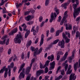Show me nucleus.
<instances>
[{"label":"nucleus","instance_id":"cd10ccee","mask_svg":"<svg viewBox=\"0 0 80 80\" xmlns=\"http://www.w3.org/2000/svg\"><path fill=\"white\" fill-rule=\"evenodd\" d=\"M35 62V58H34L32 59L31 60V63H30L31 66V65H33V63H34Z\"/></svg>","mask_w":80,"mask_h":80},{"label":"nucleus","instance_id":"58836bf2","mask_svg":"<svg viewBox=\"0 0 80 80\" xmlns=\"http://www.w3.org/2000/svg\"><path fill=\"white\" fill-rule=\"evenodd\" d=\"M50 62V61L48 60L46 61V63L45 64V65L46 66H48V65L49 64V63Z\"/></svg>","mask_w":80,"mask_h":80},{"label":"nucleus","instance_id":"2f4dec72","mask_svg":"<svg viewBox=\"0 0 80 80\" xmlns=\"http://www.w3.org/2000/svg\"><path fill=\"white\" fill-rule=\"evenodd\" d=\"M49 0H46L45 3V6H47L48 5V3H49Z\"/></svg>","mask_w":80,"mask_h":80},{"label":"nucleus","instance_id":"2eb2a0df","mask_svg":"<svg viewBox=\"0 0 80 80\" xmlns=\"http://www.w3.org/2000/svg\"><path fill=\"white\" fill-rule=\"evenodd\" d=\"M73 31H72V34L73 35H74L75 34V32H76L75 31L77 30L78 29V28L77 27L76 28H75V26H73Z\"/></svg>","mask_w":80,"mask_h":80},{"label":"nucleus","instance_id":"7ed1b4c3","mask_svg":"<svg viewBox=\"0 0 80 80\" xmlns=\"http://www.w3.org/2000/svg\"><path fill=\"white\" fill-rule=\"evenodd\" d=\"M36 52L35 51L34 53V56L35 57L36 56V53H37V55H39L42 52L43 48H40L38 50V48H36Z\"/></svg>","mask_w":80,"mask_h":80},{"label":"nucleus","instance_id":"8fccbe9b","mask_svg":"<svg viewBox=\"0 0 80 80\" xmlns=\"http://www.w3.org/2000/svg\"><path fill=\"white\" fill-rule=\"evenodd\" d=\"M5 1H3L2 0L1 2L0 3V6H2V5H3Z\"/></svg>","mask_w":80,"mask_h":80},{"label":"nucleus","instance_id":"aec40b11","mask_svg":"<svg viewBox=\"0 0 80 80\" xmlns=\"http://www.w3.org/2000/svg\"><path fill=\"white\" fill-rule=\"evenodd\" d=\"M25 73V71H22L20 74V76H19V78H21V77H22V78H23L25 77V75H24V73Z\"/></svg>","mask_w":80,"mask_h":80},{"label":"nucleus","instance_id":"69168bd1","mask_svg":"<svg viewBox=\"0 0 80 80\" xmlns=\"http://www.w3.org/2000/svg\"><path fill=\"white\" fill-rule=\"evenodd\" d=\"M71 68H72V66L70 65L68 67V70H70Z\"/></svg>","mask_w":80,"mask_h":80},{"label":"nucleus","instance_id":"a211bd4d","mask_svg":"<svg viewBox=\"0 0 80 80\" xmlns=\"http://www.w3.org/2000/svg\"><path fill=\"white\" fill-rule=\"evenodd\" d=\"M78 62H76L74 65V70H77L78 68Z\"/></svg>","mask_w":80,"mask_h":80},{"label":"nucleus","instance_id":"423d86ee","mask_svg":"<svg viewBox=\"0 0 80 80\" xmlns=\"http://www.w3.org/2000/svg\"><path fill=\"white\" fill-rule=\"evenodd\" d=\"M75 74H71L69 77V80H75L77 78V76H75Z\"/></svg>","mask_w":80,"mask_h":80},{"label":"nucleus","instance_id":"f3484780","mask_svg":"<svg viewBox=\"0 0 80 80\" xmlns=\"http://www.w3.org/2000/svg\"><path fill=\"white\" fill-rule=\"evenodd\" d=\"M44 72V71H43L42 70L38 71L37 72V77H38L39 75H40L41 73H43Z\"/></svg>","mask_w":80,"mask_h":80},{"label":"nucleus","instance_id":"5fc2aeb1","mask_svg":"<svg viewBox=\"0 0 80 80\" xmlns=\"http://www.w3.org/2000/svg\"><path fill=\"white\" fill-rule=\"evenodd\" d=\"M21 57L22 59H23L24 58V57H25V55H24V53L23 52L22 53V55H21Z\"/></svg>","mask_w":80,"mask_h":80},{"label":"nucleus","instance_id":"4be33fe9","mask_svg":"<svg viewBox=\"0 0 80 80\" xmlns=\"http://www.w3.org/2000/svg\"><path fill=\"white\" fill-rule=\"evenodd\" d=\"M66 30H71L72 29V26L70 25L68 26V24H67L66 25Z\"/></svg>","mask_w":80,"mask_h":80},{"label":"nucleus","instance_id":"864d4df0","mask_svg":"<svg viewBox=\"0 0 80 80\" xmlns=\"http://www.w3.org/2000/svg\"><path fill=\"white\" fill-rule=\"evenodd\" d=\"M39 65H40V68L41 69H42V68H43V65H42V63L40 62Z\"/></svg>","mask_w":80,"mask_h":80},{"label":"nucleus","instance_id":"13d9d810","mask_svg":"<svg viewBox=\"0 0 80 80\" xmlns=\"http://www.w3.org/2000/svg\"><path fill=\"white\" fill-rule=\"evenodd\" d=\"M54 31V28H51V30H50V32H52V33Z\"/></svg>","mask_w":80,"mask_h":80},{"label":"nucleus","instance_id":"f257e3e1","mask_svg":"<svg viewBox=\"0 0 80 80\" xmlns=\"http://www.w3.org/2000/svg\"><path fill=\"white\" fill-rule=\"evenodd\" d=\"M77 7V5L76 4L74 3L73 4V8L74 9V12L73 13V17L74 18H75L76 17V16H77L79 15L80 12V8L76 9V8Z\"/></svg>","mask_w":80,"mask_h":80},{"label":"nucleus","instance_id":"e2e57ef3","mask_svg":"<svg viewBox=\"0 0 80 80\" xmlns=\"http://www.w3.org/2000/svg\"><path fill=\"white\" fill-rule=\"evenodd\" d=\"M11 68H12L13 67H14V64H13V63L12 62L11 64Z\"/></svg>","mask_w":80,"mask_h":80},{"label":"nucleus","instance_id":"a878e982","mask_svg":"<svg viewBox=\"0 0 80 80\" xmlns=\"http://www.w3.org/2000/svg\"><path fill=\"white\" fill-rule=\"evenodd\" d=\"M68 52H66L64 54V57H63L62 58L63 60H65L67 58V55H68Z\"/></svg>","mask_w":80,"mask_h":80},{"label":"nucleus","instance_id":"bb28decb","mask_svg":"<svg viewBox=\"0 0 80 80\" xmlns=\"http://www.w3.org/2000/svg\"><path fill=\"white\" fill-rule=\"evenodd\" d=\"M54 11L55 12H56L57 15H58L59 14V9H57V8H54Z\"/></svg>","mask_w":80,"mask_h":80},{"label":"nucleus","instance_id":"f03ea898","mask_svg":"<svg viewBox=\"0 0 80 80\" xmlns=\"http://www.w3.org/2000/svg\"><path fill=\"white\" fill-rule=\"evenodd\" d=\"M20 38H22V35H19V34H18L17 35L16 38L14 39V41L15 43H21V40Z\"/></svg>","mask_w":80,"mask_h":80},{"label":"nucleus","instance_id":"7c9ffc66","mask_svg":"<svg viewBox=\"0 0 80 80\" xmlns=\"http://www.w3.org/2000/svg\"><path fill=\"white\" fill-rule=\"evenodd\" d=\"M8 75V70H6L4 73V78H7V75Z\"/></svg>","mask_w":80,"mask_h":80},{"label":"nucleus","instance_id":"412c9836","mask_svg":"<svg viewBox=\"0 0 80 80\" xmlns=\"http://www.w3.org/2000/svg\"><path fill=\"white\" fill-rule=\"evenodd\" d=\"M25 64L24 63L22 64L20 67L19 70H25V68H23L25 67Z\"/></svg>","mask_w":80,"mask_h":80},{"label":"nucleus","instance_id":"0eeeda50","mask_svg":"<svg viewBox=\"0 0 80 80\" xmlns=\"http://www.w3.org/2000/svg\"><path fill=\"white\" fill-rule=\"evenodd\" d=\"M72 0H68V2L67 3H66L64 4H62L61 5V7H63L64 8H66V6L68 5L71 2Z\"/></svg>","mask_w":80,"mask_h":80},{"label":"nucleus","instance_id":"c9c22d12","mask_svg":"<svg viewBox=\"0 0 80 80\" xmlns=\"http://www.w3.org/2000/svg\"><path fill=\"white\" fill-rule=\"evenodd\" d=\"M42 20H43V17L41 16L39 17V21L40 22H42Z\"/></svg>","mask_w":80,"mask_h":80},{"label":"nucleus","instance_id":"9d476101","mask_svg":"<svg viewBox=\"0 0 80 80\" xmlns=\"http://www.w3.org/2000/svg\"><path fill=\"white\" fill-rule=\"evenodd\" d=\"M17 28H15L13 30H12L11 32L9 33V35H12L13 34V33H17Z\"/></svg>","mask_w":80,"mask_h":80},{"label":"nucleus","instance_id":"5701e85b","mask_svg":"<svg viewBox=\"0 0 80 80\" xmlns=\"http://www.w3.org/2000/svg\"><path fill=\"white\" fill-rule=\"evenodd\" d=\"M52 57L50 56H49L48 57V60H50V59H51V61H52V60H54V55L53 54H52L51 56Z\"/></svg>","mask_w":80,"mask_h":80},{"label":"nucleus","instance_id":"603ef678","mask_svg":"<svg viewBox=\"0 0 80 80\" xmlns=\"http://www.w3.org/2000/svg\"><path fill=\"white\" fill-rule=\"evenodd\" d=\"M33 22L32 21H31L28 22V25H32V24H33Z\"/></svg>","mask_w":80,"mask_h":80},{"label":"nucleus","instance_id":"20e7f679","mask_svg":"<svg viewBox=\"0 0 80 80\" xmlns=\"http://www.w3.org/2000/svg\"><path fill=\"white\" fill-rule=\"evenodd\" d=\"M57 16V15L56 12H52L51 15V19L49 20V22L50 23H52L53 22V20H54V17L55 18H56Z\"/></svg>","mask_w":80,"mask_h":80},{"label":"nucleus","instance_id":"b1692460","mask_svg":"<svg viewBox=\"0 0 80 80\" xmlns=\"http://www.w3.org/2000/svg\"><path fill=\"white\" fill-rule=\"evenodd\" d=\"M30 15H28L27 17H25V19L26 21H28L30 20H31Z\"/></svg>","mask_w":80,"mask_h":80},{"label":"nucleus","instance_id":"680f3d73","mask_svg":"<svg viewBox=\"0 0 80 80\" xmlns=\"http://www.w3.org/2000/svg\"><path fill=\"white\" fill-rule=\"evenodd\" d=\"M61 74L62 75H63L64 74H65V72H64V71L63 70L61 71Z\"/></svg>","mask_w":80,"mask_h":80},{"label":"nucleus","instance_id":"3c124183","mask_svg":"<svg viewBox=\"0 0 80 80\" xmlns=\"http://www.w3.org/2000/svg\"><path fill=\"white\" fill-rule=\"evenodd\" d=\"M72 70H68L67 72V74H71V73H72Z\"/></svg>","mask_w":80,"mask_h":80},{"label":"nucleus","instance_id":"338daca9","mask_svg":"<svg viewBox=\"0 0 80 80\" xmlns=\"http://www.w3.org/2000/svg\"><path fill=\"white\" fill-rule=\"evenodd\" d=\"M30 17L31 20V19H33V18H34V17H35V16H34V15H30Z\"/></svg>","mask_w":80,"mask_h":80},{"label":"nucleus","instance_id":"4c0bfd02","mask_svg":"<svg viewBox=\"0 0 80 80\" xmlns=\"http://www.w3.org/2000/svg\"><path fill=\"white\" fill-rule=\"evenodd\" d=\"M65 33L66 35H68V38H70V33L67 32H65Z\"/></svg>","mask_w":80,"mask_h":80},{"label":"nucleus","instance_id":"ea45409f","mask_svg":"<svg viewBox=\"0 0 80 80\" xmlns=\"http://www.w3.org/2000/svg\"><path fill=\"white\" fill-rule=\"evenodd\" d=\"M30 77H31V75H29L27 77L26 80H30Z\"/></svg>","mask_w":80,"mask_h":80},{"label":"nucleus","instance_id":"6ab92c4d","mask_svg":"<svg viewBox=\"0 0 80 80\" xmlns=\"http://www.w3.org/2000/svg\"><path fill=\"white\" fill-rule=\"evenodd\" d=\"M61 48H63L65 47V44L64 43V40L63 39L62 40L61 42Z\"/></svg>","mask_w":80,"mask_h":80},{"label":"nucleus","instance_id":"f704fd0d","mask_svg":"<svg viewBox=\"0 0 80 80\" xmlns=\"http://www.w3.org/2000/svg\"><path fill=\"white\" fill-rule=\"evenodd\" d=\"M65 39L66 42V43H68V42H69V41H70V39H68V37L66 38Z\"/></svg>","mask_w":80,"mask_h":80},{"label":"nucleus","instance_id":"c85d7f7f","mask_svg":"<svg viewBox=\"0 0 80 80\" xmlns=\"http://www.w3.org/2000/svg\"><path fill=\"white\" fill-rule=\"evenodd\" d=\"M59 41V39H57L54 41L53 43H52L53 45H55L57 44L58 43V42Z\"/></svg>","mask_w":80,"mask_h":80},{"label":"nucleus","instance_id":"e433bc0d","mask_svg":"<svg viewBox=\"0 0 80 80\" xmlns=\"http://www.w3.org/2000/svg\"><path fill=\"white\" fill-rule=\"evenodd\" d=\"M79 35H80V33H79V32L77 31L76 32V37H77V38L78 37V36L79 37Z\"/></svg>","mask_w":80,"mask_h":80},{"label":"nucleus","instance_id":"c756f323","mask_svg":"<svg viewBox=\"0 0 80 80\" xmlns=\"http://www.w3.org/2000/svg\"><path fill=\"white\" fill-rule=\"evenodd\" d=\"M66 18L65 16H64L63 19H62L63 22H64V23H67V21L66 19Z\"/></svg>","mask_w":80,"mask_h":80},{"label":"nucleus","instance_id":"1a4fd4ad","mask_svg":"<svg viewBox=\"0 0 80 80\" xmlns=\"http://www.w3.org/2000/svg\"><path fill=\"white\" fill-rule=\"evenodd\" d=\"M8 68H6V66L2 68L1 70H12V68L10 66H8Z\"/></svg>","mask_w":80,"mask_h":80},{"label":"nucleus","instance_id":"bf43d9fd","mask_svg":"<svg viewBox=\"0 0 80 80\" xmlns=\"http://www.w3.org/2000/svg\"><path fill=\"white\" fill-rule=\"evenodd\" d=\"M80 17L76 19V22H80Z\"/></svg>","mask_w":80,"mask_h":80},{"label":"nucleus","instance_id":"39448f33","mask_svg":"<svg viewBox=\"0 0 80 80\" xmlns=\"http://www.w3.org/2000/svg\"><path fill=\"white\" fill-rule=\"evenodd\" d=\"M50 66L49 67V70H52L55 68V62L53 61L52 62H51L49 64Z\"/></svg>","mask_w":80,"mask_h":80},{"label":"nucleus","instance_id":"ddd939ff","mask_svg":"<svg viewBox=\"0 0 80 80\" xmlns=\"http://www.w3.org/2000/svg\"><path fill=\"white\" fill-rule=\"evenodd\" d=\"M43 38H44V35L43 34H42L40 45V47H41V46H42V45L43 43Z\"/></svg>","mask_w":80,"mask_h":80},{"label":"nucleus","instance_id":"c03bdc74","mask_svg":"<svg viewBox=\"0 0 80 80\" xmlns=\"http://www.w3.org/2000/svg\"><path fill=\"white\" fill-rule=\"evenodd\" d=\"M68 64H66L65 65V70H67V69L68 68Z\"/></svg>","mask_w":80,"mask_h":80},{"label":"nucleus","instance_id":"0e129e2a","mask_svg":"<svg viewBox=\"0 0 80 80\" xmlns=\"http://www.w3.org/2000/svg\"><path fill=\"white\" fill-rule=\"evenodd\" d=\"M30 52L29 51L28 53V58H29L30 57Z\"/></svg>","mask_w":80,"mask_h":80},{"label":"nucleus","instance_id":"473e14b6","mask_svg":"<svg viewBox=\"0 0 80 80\" xmlns=\"http://www.w3.org/2000/svg\"><path fill=\"white\" fill-rule=\"evenodd\" d=\"M31 50H32V52H34L35 50L36 51V49L35 48L33 47H31Z\"/></svg>","mask_w":80,"mask_h":80},{"label":"nucleus","instance_id":"6e6d98bb","mask_svg":"<svg viewBox=\"0 0 80 80\" xmlns=\"http://www.w3.org/2000/svg\"><path fill=\"white\" fill-rule=\"evenodd\" d=\"M58 22H60L61 21V19H62V17L61 16H60L58 18Z\"/></svg>","mask_w":80,"mask_h":80},{"label":"nucleus","instance_id":"dca6fc26","mask_svg":"<svg viewBox=\"0 0 80 80\" xmlns=\"http://www.w3.org/2000/svg\"><path fill=\"white\" fill-rule=\"evenodd\" d=\"M26 31H27V32L25 35V38H27V37H28V36L29 35V34H30V30H28V29H26Z\"/></svg>","mask_w":80,"mask_h":80},{"label":"nucleus","instance_id":"393cba45","mask_svg":"<svg viewBox=\"0 0 80 80\" xmlns=\"http://www.w3.org/2000/svg\"><path fill=\"white\" fill-rule=\"evenodd\" d=\"M32 44V41L31 40H30L27 43L26 47L27 48H28V47H30V45Z\"/></svg>","mask_w":80,"mask_h":80},{"label":"nucleus","instance_id":"49530a36","mask_svg":"<svg viewBox=\"0 0 80 80\" xmlns=\"http://www.w3.org/2000/svg\"><path fill=\"white\" fill-rule=\"evenodd\" d=\"M62 37L63 38L65 39L66 38H67V37L66 36V35H65V34L63 33H62Z\"/></svg>","mask_w":80,"mask_h":80},{"label":"nucleus","instance_id":"f8f14e48","mask_svg":"<svg viewBox=\"0 0 80 80\" xmlns=\"http://www.w3.org/2000/svg\"><path fill=\"white\" fill-rule=\"evenodd\" d=\"M63 27H62L61 30L57 31L56 33V36H58V35H59V34H60V33L63 32Z\"/></svg>","mask_w":80,"mask_h":80},{"label":"nucleus","instance_id":"4468645a","mask_svg":"<svg viewBox=\"0 0 80 80\" xmlns=\"http://www.w3.org/2000/svg\"><path fill=\"white\" fill-rule=\"evenodd\" d=\"M35 26H33L31 30L32 32H33V34L34 35H36V30H35Z\"/></svg>","mask_w":80,"mask_h":80},{"label":"nucleus","instance_id":"774afa93","mask_svg":"<svg viewBox=\"0 0 80 80\" xmlns=\"http://www.w3.org/2000/svg\"><path fill=\"white\" fill-rule=\"evenodd\" d=\"M78 62H79L78 68H80V59H79Z\"/></svg>","mask_w":80,"mask_h":80},{"label":"nucleus","instance_id":"9b49d317","mask_svg":"<svg viewBox=\"0 0 80 80\" xmlns=\"http://www.w3.org/2000/svg\"><path fill=\"white\" fill-rule=\"evenodd\" d=\"M7 36H5L4 37H2V40H4L3 41H0V44L2 45V44H5V41L7 40Z\"/></svg>","mask_w":80,"mask_h":80},{"label":"nucleus","instance_id":"72a5a7b5","mask_svg":"<svg viewBox=\"0 0 80 80\" xmlns=\"http://www.w3.org/2000/svg\"><path fill=\"white\" fill-rule=\"evenodd\" d=\"M15 60H18V59L17 58V57L16 55H14L13 61H15Z\"/></svg>","mask_w":80,"mask_h":80},{"label":"nucleus","instance_id":"6e6552de","mask_svg":"<svg viewBox=\"0 0 80 80\" xmlns=\"http://www.w3.org/2000/svg\"><path fill=\"white\" fill-rule=\"evenodd\" d=\"M74 53H75V51H73L72 52V56L69 57L68 61L69 62H70V63H71L72 62V59L73 58L74 56H75V55H74Z\"/></svg>","mask_w":80,"mask_h":80},{"label":"nucleus","instance_id":"4d7b16f0","mask_svg":"<svg viewBox=\"0 0 80 80\" xmlns=\"http://www.w3.org/2000/svg\"><path fill=\"white\" fill-rule=\"evenodd\" d=\"M27 26L26 25L24 27H23V30L24 31H26V30H27Z\"/></svg>","mask_w":80,"mask_h":80},{"label":"nucleus","instance_id":"09e8293b","mask_svg":"<svg viewBox=\"0 0 80 80\" xmlns=\"http://www.w3.org/2000/svg\"><path fill=\"white\" fill-rule=\"evenodd\" d=\"M32 65L31 66L30 64V67H28V68H27V70H31V68H32Z\"/></svg>","mask_w":80,"mask_h":80},{"label":"nucleus","instance_id":"a18cd8bd","mask_svg":"<svg viewBox=\"0 0 80 80\" xmlns=\"http://www.w3.org/2000/svg\"><path fill=\"white\" fill-rule=\"evenodd\" d=\"M30 13V11H27L25 12L24 15H29V13Z\"/></svg>","mask_w":80,"mask_h":80},{"label":"nucleus","instance_id":"a19ab883","mask_svg":"<svg viewBox=\"0 0 80 80\" xmlns=\"http://www.w3.org/2000/svg\"><path fill=\"white\" fill-rule=\"evenodd\" d=\"M45 22L44 21L42 22L41 24L40 25V27H43L44 25Z\"/></svg>","mask_w":80,"mask_h":80},{"label":"nucleus","instance_id":"37998d69","mask_svg":"<svg viewBox=\"0 0 80 80\" xmlns=\"http://www.w3.org/2000/svg\"><path fill=\"white\" fill-rule=\"evenodd\" d=\"M12 52V49H11V48H9V50H8V55H10V53H11V52Z\"/></svg>","mask_w":80,"mask_h":80},{"label":"nucleus","instance_id":"052dcab7","mask_svg":"<svg viewBox=\"0 0 80 80\" xmlns=\"http://www.w3.org/2000/svg\"><path fill=\"white\" fill-rule=\"evenodd\" d=\"M60 57V55H57V60L58 61V60H59Z\"/></svg>","mask_w":80,"mask_h":80},{"label":"nucleus","instance_id":"de8ad7c7","mask_svg":"<svg viewBox=\"0 0 80 80\" xmlns=\"http://www.w3.org/2000/svg\"><path fill=\"white\" fill-rule=\"evenodd\" d=\"M68 13V12L67 11H66L64 12V17H66V18H67V17L68 16V15H67Z\"/></svg>","mask_w":80,"mask_h":80},{"label":"nucleus","instance_id":"79ce46f5","mask_svg":"<svg viewBox=\"0 0 80 80\" xmlns=\"http://www.w3.org/2000/svg\"><path fill=\"white\" fill-rule=\"evenodd\" d=\"M2 13H7L6 9L5 8H4L3 9Z\"/></svg>","mask_w":80,"mask_h":80}]
</instances>
